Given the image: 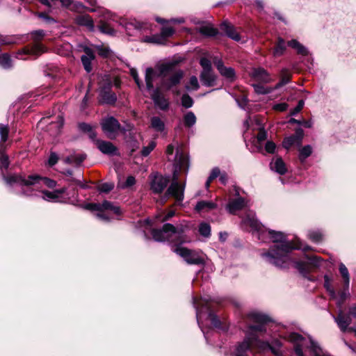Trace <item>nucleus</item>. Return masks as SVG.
Masks as SVG:
<instances>
[{
  "mask_svg": "<svg viewBox=\"0 0 356 356\" xmlns=\"http://www.w3.org/2000/svg\"><path fill=\"white\" fill-rule=\"evenodd\" d=\"M268 234L271 241L278 243V245H274L268 252L263 253L261 256L268 263L278 268H288L291 262L289 253L294 249V247L286 241V236L281 232L268 230Z\"/></svg>",
  "mask_w": 356,
  "mask_h": 356,
  "instance_id": "nucleus-1",
  "label": "nucleus"
},
{
  "mask_svg": "<svg viewBox=\"0 0 356 356\" xmlns=\"http://www.w3.org/2000/svg\"><path fill=\"white\" fill-rule=\"evenodd\" d=\"M152 234L155 241L159 242L168 241L173 243L175 248L191 241L184 234V229L182 226L176 227L170 223L163 225L161 229H154Z\"/></svg>",
  "mask_w": 356,
  "mask_h": 356,
  "instance_id": "nucleus-2",
  "label": "nucleus"
},
{
  "mask_svg": "<svg viewBox=\"0 0 356 356\" xmlns=\"http://www.w3.org/2000/svg\"><path fill=\"white\" fill-rule=\"evenodd\" d=\"M173 251L182 257L188 264L202 265L204 264V259L201 252L190 250L181 245L175 247Z\"/></svg>",
  "mask_w": 356,
  "mask_h": 356,
  "instance_id": "nucleus-3",
  "label": "nucleus"
},
{
  "mask_svg": "<svg viewBox=\"0 0 356 356\" xmlns=\"http://www.w3.org/2000/svg\"><path fill=\"white\" fill-rule=\"evenodd\" d=\"M250 335L246 337L244 341L238 345L236 349V356H244L243 353L247 351L250 346L257 340V336L254 334L255 332H263L264 330L261 325H252L250 327Z\"/></svg>",
  "mask_w": 356,
  "mask_h": 356,
  "instance_id": "nucleus-4",
  "label": "nucleus"
},
{
  "mask_svg": "<svg viewBox=\"0 0 356 356\" xmlns=\"http://www.w3.org/2000/svg\"><path fill=\"white\" fill-rule=\"evenodd\" d=\"M102 130L111 139L115 138L120 129V124L113 117L107 118L101 123Z\"/></svg>",
  "mask_w": 356,
  "mask_h": 356,
  "instance_id": "nucleus-5",
  "label": "nucleus"
},
{
  "mask_svg": "<svg viewBox=\"0 0 356 356\" xmlns=\"http://www.w3.org/2000/svg\"><path fill=\"white\" fill-rule=\"evenodd\" d=\"M185 184H181L177 181V177L174 176V179L167 191L165 195L173 197L177 202H181L184 197Z\"/></svg>",
  "mask_w": 356,
  "mask_h": 356,
  "instance_id": "nucleus-6",
  "label": "nucleus"
},
{
  "mask_svg": "<svg viewBox=\"0 0 356 356\" xmlns=\"http://www.w3.org/2000/svg\"><path fill=\"white\" fill-rule=\"evenodd\" d=\"M150 178V188L156 194L161 193L169 182L168 177L158 173L151 175Z\"/></svg>",
  "mask_w": 356,
  "mask_h": 356,
  "instance_id": "nucleus-7",
  "label": "nucleus"
},
{
  "mask_svg": "<svg viewBox=\"0 0 356 356\" xmlns=\"http://www.w3.org/2000/svg\"><path fill=\"white\" fill-rule=\"evenodd\" d=\"M303 137V130L300 128H298L296 130L294 135L286 137L284 139L282 145L286 149H289L293 145H296L297 146L300 147L302 144Z\"/></svg>",
  "mask_w": 356,
  "mask_h": 356,
  "instance_id": "nucleus-8",
  "label": "nucleus"
},
{
  "mask_svg": "<svg viewBox=\"0 0 356 356\" xmlns=\"http://www.w3.org/2000/svg\"><path fill=\"white\" fill-rule=\"evenodd\" d=\"M42 179V177L37 175H29L27 177H22L21 179L20 186L27 187V190H23V193L26 195H31L29 188L36 186Z\"/></svg>",
  "mask_w": 356,
  "mask_h": 356,
  "instance_id": "nucleus-9",
  "label": "nucleus"
},
{
  "mask_svg": "<svg viewBox=\"0 0 356 356\" xmlns=\"http://www.w3.org/2000/svg\"><path fill=\"white\" fill-rule=\"evenodd\" d=\"M97 148L104 154L118 155V148L111 142L101 140H96Z\"/></svg>",
  "mask_w": 356,
  "mask_h": 356,
  "instance_id": "nucleus-10",
  "label": "nucleus"
},
{
  "mask_svg": "<svg viewBox=\"0 0 356 356\" xmlns=\"http://www.w3.org/2000/svg\"><path fill=\"white\" fill-rule=\"evenodd\" d=\"M66 188L63 187L53 191H49L47 190L42 191V199L46 201L60 202V199L66 192Z\"/></svg>",
  "mask_w": 356,
  "mask_h": 356,
  "instance_id": "nucleus-11",
  "label": "nucleus"
},
{
  "mask_svg": "<svg viewBox=\"0 0 356 356\" xmlns=\"http://www.w3.org/2000/svg\"><path fill=\"white\" fill-rule=\"evenodd\" d=\"M251 76L257 81L263 83H270L273 81L269 73L264 68L259 67L253 69Z\"/></svg>",
  "mask_w": 356,
  "mask_h": 356,
  "instance_id": "nucleus-12",
  "label": "nucleus"
},
{
  "mask_svg": "<svg viewBox=\"0 0 356 356\" xmlns=\"http://www.w3.org/2000/svg\"><path fill=\"white\" fill-rule=\"evenodd\" d=\"M216 66L220 73V74L227 79L233 80L235 77L234 70L232 67H227L224 66L222 60H219L215 63Z\"/></svg>",
  "mask_w": 356,
  "mask_h": 356,
  "instance_id": "nucleus-13",
  "label": "nucleus"
},
{
  "mask_svg": "<svg viewBox=\"0 0 356 356\" xmlns=\"http://www.w3.org/2000/svg\"><path fill=\"white\" fill-rule=\"evenodd\" d=\"M200 80L202 84L207 87L213 86L216 81V76L212 70H202L200 74Z\"/></svg>",
  "mask_w": 356,
  "mask_h": 356,
  "instance_id": "nucleus-14",
  "label": "nucleus"
},
{
  "mask_svg": "<svg viewBox=\"0 0 356 356\" xmlns=\"http://www.w3.org/2000/svg\"><path fill=\"white\" fill-rule=\"evenodd\" d=\"M246 205L245 199L243 197H238L237 199L230 201L226 209L230 213H234L236 211L241 210Z\"/></svg>",
  "mask_w": 356,
  "mask_h": 356,
  "instance_id": "nucleus-15",
  "label": "nucleus"
},
{
  "mask_svg": "<svg viewBox=\"0 0 356 356\" xmlns=\"http://www.w3.org/2000/svg\"><path fill=\"white\" fill-rule=\"evenodd\" d=\"M270 169L281 175L286 174L287 172L286 164L281 157H277L273 160L270 163Z\"/></svg>",
  "mask_w": 356,
  "mask_h": 356,
  "instance_id": "nucleus-16",
  "label": "nucleus"
},
{
  "mask_svg": "<svg viewBox=\"0 0 356 356\" xmlns=\"http://www.w3.org/2000/svg\"><path fill=\"white\" fill-rule=\"evenodd\" d=\"M220 29L226 33V35L235 41L241 40L239 34L236 31L234 27L229 22H225L221 24Z\"/></svg>",
  "mask_w": 356,
  "mask_h": 356,
  "instance_id": "nucleus-17",
  "label": "nucleus"
},
{
  "mask_svg": "<svg viewBox=\"0 0 356 356\" xmlns=\"http://www.w3.org/2000/svg\"><path fill=\"white\" fill-rule=\"evenodd\" d=\"M152 98L154 104L158 106L161 109L165 110L168 107V102L167 99L162 95L159 90L156 89L153 91Z\"/></svg>",
  "mask_w": 356,
  "mask_h": 356,
  "instance_id": "nucleus-18",
  "label": "nucleus"
},
{
  "mask_svg": "<svg viewBox=\"0 0 356 356\" xmlns=\"http://www.w3.org/2000/svg\"><path fill=\"white\" fill-rule=\"evenodd\" d=\"M85 53L86 54L81 56V62L86 72H90L92 70L91 61L95 58V56L89 48L85 49Z\"/></svg>",
  "mask_w": 356,
  "mask_h": 356,
  "instance_id": "nucleus-19",
  "label": "nucleus"
},
{
  "mask_svg": "<svg viewBox=\"0 0 356 356\" xmlns=\"http://www.w3.org/2000/svg\"><path fill=\"white\" fill-rule=\"evenodd\" d=\"M76 22L81 26H84L90 31H94L95 25L93 19L88 15H81L76 18Z\"/></svg>",
  "mask_w": 356,
  "mask_h": 356,
  "instance_id": "nucleus-20",
  "label": "nucleus"
},
{
  "mask_svg": "<svg viewBox=\"0 0 356 356\" xmlns=\"http://www.w3.org/2000/svg\"><path fill=\"white\" fill-rule=\"evenodd\" d=\"M335 321L342 332H344L347 330L350 331V327L348 328V326L351 323L350 315L348 316H346L342 314H339L335 318Z\"/></svg>",
  "mask_w": 356,
  "mask_h": 356,
  "instance_id": "nucleus-21",
  "label": "nucleus"
},
{
  "mask_svg": "<svg viewBox=\"0 0 356 356\" xmlns=\"http://www.w3.org/2000/svg\"><path fill=\"white\" fill-rule=\"evenodd\" d=\"M143 24L136 20L130 21L124 24V29L129 35H134L140 31Z\"/></svg>",
  "mask_w": 356,
  "mask_h": 356,
  "instance_id": "nucleus-22",
  "label": "nucleus"
},
{
  "mask_svg": "<svg viewBox=\"0 0 356 356\" xmlns=\"http://www.w3.org/2000/svg\"><path fill=\"white\" fill-rule=\"evenodd\" d=\"M259 345L258 346L261 349L265 350L268 348L276 356H280L282 355V352L280 350L281 343L278 341H276L273 346L270 345L267 342L259 341Z\"/></svg>",
  "mask_w": 356,
  "mask_h": 356,
  "instance_id": "nucleus-23",
  "label": "nucleus"
},
{
  "mask_svg": "<svg viewBox=\"0 0 356 356\" xmlns=\"http://www.w3.org/2000/svg\"><path fill=\"white\" fill-rule=\"evenodd\" d=\"M183 71L178 70L172 74H171L168 81L165 83V85L166 86L167 88L170 89L172 87L179 83L181 79L183 78Z\"/></svg>",
  "mask_w": 356,
  "mask_h": 356,
  "instance_id": "nucleus-24",
  "label": "nucleus"
},
{
  "mask_svg": "<svg viewBox=\"0 0 356 356\" xmlns=\"http://www.w3.org/2000/svg\"><path fill=\"white\" fill-rule=\"evenodd\" d=\"M117 100L115 93L110 91H102L99 95V102L102 104H114Z\"/></svg>",
  "mask_w": 356,
  "mask_h": 356,
  "instance_id": "nucleus-25",
  "label": "nucleus"
},
{
  "mask_svg": "<svg viewBox=\"0 0 356 356\" xmlns=\"http://www.w3.org/2000/svg\"><path fill=\"white\" fill-rule=\"evenodd\" d=\"M216 208V204L210 201H200L197 203L195 209L197 212L207 211Z\"/></svg>",
  "mask_w": 356,
  "mask_h": 356,
  "instance_id": "nucleus-26",
  "label": "nucleus"
},
{
  "mask_svg": "<svg viewBox=\"0 0 356 356\" xmlns=\"http://www.w3.org/2000/svg\"><path fill=\"white\" fill-rule=\"evenodd\" d=\"M248 318L252 321L259 323H266L270 321V318L258 312H252L248 314Z\"/></svg>",
  "mask_w": 356,
  "mask_h": 356,
  "instance_id": "nucleus-27",
  "label": "nucleus"
},
{
  "mask_svg": "<svg viewBox=\"0 0 356 356\" xmlns=\"http://www.w3.org/2000/svg\"><path fill=\"white\" fill-rule=\"evenodd\" d=\"M288 45L291 48L296 49L297 51V53L299 54H301L302 56H306L308 54V51L307 48L305 47L296 40H291L289 41Z\"/></svg>",
  "mask_w": 356,
  "mask_h": 356,
  "instance_id": "nucleus-28",
  "label": "nucleus"
},
{
  "mask_svg": "<svg viewBox=\"0 0 356 356\" xmlns=\"http://www.w3.org/2000/svg\"><path fill=\"white\" fill-rule=\"evenodd\" d=\"M286 50V44L284 39L279 38L277 42L273 49V56L275 57H279L284 54Z\"/></svg>",
  "mask_w": 356,
  "mask_h": 356,
  "instance_id": "nucleus-29",
  "label": "nucleus"
},
{
  "mask_svg": "<svg viewBox=\"0 0 356 356\" xmlns=\"http://www.w3.org/2000/svg\"><path fill=\"white\" fill-rule=\"evenodd\" d=\"M102 212L109 210L116 215H120L121 211L119 207L113 205L111 202L105 200L101 204Z\"/></svg>",
  "mask_w": 356,
  "mask_h": 356,
  "instance_id": "nucleus-30",
  "label": "nucleus"
},
{
  "mask_svg": "<svg viewBox=\"0 0 356 356\" xmlns=\"http://www.w3.org/2000/svg\"><path fill=\"white\" fill-rule=\"evenodd\" d=\"M46 51V48L40 43H35L29 49L26 50V53L28 54H32L35 56H39Z\"/></svg>",
  "mask_w": 356,
  "mask_h": 356,
  "instance_id": "nucleus-31",
  "label": "nucleus"
},
{
  "mask_svg": "<svg viewBox=\"0 0 356 356\" xmlns=\"http://www.w3.org/2000/svg\"><path fill=\"white\" fill-rule=\"evenodd\" d=\"M155 76L154 71L152 68L148 67L145 71V83L147 89L150 90L153 88V79Z\"/></svg>",
  "mask_w": 356,
  "mask_h": 356,
  "instance_id": "nucleus-32",
  "label": "nucleus"
},
{
  "mask_svg": "<svg viewBox=\"0 0 356 356\" xmlns=\"http://www.w3.org/2000/svg\"><path fill=\"white\" fill-rule=\"evenodd\" d=\"M291 79V74L288 72L287 70L284 69L281 72V80L279 83H277L275 86L274 87V89H278L281 88L282 86H284L285 84L288 83L290 81Z\"/></svg>",
  "mask_w": 356,
  "mask_h": 356,
  "instance_id": "nucleus-33",
  "label": "nucleus"
},
{
  "mask_svg": "<svg viewBox=\"0 0 356 356\" xmlns=\"http://www.w3.org/2000/svg\"><path fill=\"white\" fill-rule=\"evenodd\" d=\"M98 29L102 33L113 35L115 33V31L107 22L101 20L98 25Z\"/></svg>",
  "mask_w": 356,
  "mask_h": 356,
  "instance_id": "nucleus-34",
  "label": "nucleus"
},
{
  "mask_svg": "<svg viewBox=\"0 0 356 356\" xmlns=\"http://www.w3.org/2000/svg\"><path fill=\"white\" fill-rule=\"evenodd\" d=\"M299 152V159L302 163H303L305 159L312 154V147L311 145H307L300 148Z\"/></svg>",
  "mask_w": 356,
  "mask_h": 356,
  "instance_id": "nucleus-35",
  "label": "nucleus"
},
{
  "mask_svg": "<svg viewBox=\"0 0 356 356\" xmlns=\"http://www.w3.org/2000/svg\"><path fill=\"white\" fill-rule=\"evenodd\" d=\"M199 32L207 36H214L218 33V30L211 25H205L200 27Z\"/></svg>",
  "mask_w": 356,
  "mask_h": 356,
  "instance_id": "nucleus-36",
  "label": "nucleus"
},
{
  "mask_svg": "<svg viewBox=\"0 0 356 356\" xmlns=\"http://www.w3.org/2000/svg\"><path fill=\"white\" fill-rule=\"evenodd\" d=\"M151 127L156 131H162L164 129L165 124L159 117H153L151 119Z\"/></svg>",
  "mask_w": 356,
  "mask_h": 356,
  "instance_id": "nucleus-37",
  "label": "nucleus"
},
{
  "mask_svg": "<svg viewBox=\"0 0 356 356\" xmlns=\"http://www.w3.org/2000/svg\"><path fill=\"white\" fill-rule=\"evenodd\" d=\"M184 122L185 126L188 127L193 126L196 122V117L195 114L191 111L187 112L184 116Z\"/></svg>",
  "mask_w": 356,
  "mask_h": 356,
  "instance_id": "nucleus-38",
  "label": "nucleus"
},
{
  "mask_svg": "<svg viewBox=\"0 0 356 356\" xmlns=\"http://www.w3.org/2000/svg\"><path fill=\"white\" fill-rule=\"evenodd\" d=\"M0 65L5 69L12 67V60L8 54H2L0 55Z\"/></svg>",
  "mask_w": 356,
  "mask_h": 356,
  "instance_id": "nucleus-39",
  "label": "nucleus"
},
{
  "mask_svg": "<svg viewBox=\"0 0 356 356\" xmlns=\"http://www.w3.org/2000/svg\"><path fill=\"white\" fill-rule=\"evenodd\" d=\"M339 272L344 280L345 284L347 286H348L349 282H350L349 273H348V268L342 263H341L339 264Z\"/></svg>",
  "mask_w": 356,
  "mask_h": 356,
  "instance_id": "nucleus-40",
  "label": "nucleus"
},
{
  "mask_svg": "<svg viewBox=\"0 0 356 356\" xmlns=\"http://www.w3.org/2000/svg\"><path fill=\"white\" fill-rule=\"evenodd\" d=\"M199 232L204 237H209L211 235V227L209 224L202 222L199 226Z\"/></svg>",
  "mask_w": 356,
  "mask_h": 356,
  "instance_id": "nucleus-41",
  "label": "nucleus"
},
{
  "mask_svg": "<svg viewBox=\"0 0 356 356\" xmlns=\"http://www.w3.org/2000/svg\"><path fill=\"white\" fill-rule=\"evenodd\" d=\"M308 237L314 243H318L323 240V234L320 231H310L308 233Z\"/></svg>",
  "mask_w": 356,
  "mask_h": 356,
  "instance_id": "nucleus-42",
  "label": "nucleus"
},
{
  "mask_svg": "<svg viewBox=\"0 0 356 356\" xmlns=\"http://www.w3.org/2000/svg\"><path fill=\"white\" fill-rule=\"evenodd\" d=\"M255 92L257 94L266 95L271 92L274 88H266L259 84H253Z\"/></svg>",
  "mask_w": 356,
  "mask_h": 356,
  "instance_id": "nucleus-43",
  "label": "nucleus"
},
{
  "mask_svg": "<svg viewBox=\"0 0 356 356\" xmlns=\"http://www.w3.org/2000/svg\"><path fill=\"white\" fill-rule=\"evenodd\" d=\"M9 128L8 125L0 124L1 143H5L8 140Z\"/></svg>",
  "mask_w": 356,
  "mask_h": 356,
  "instance_id": "nucleus-44",
  "label": "nucleus"
},
{
  "mask_svg": "<svg viewBox=\"0 0 356 356\" xmlns=\"http://www.w3.org/2000/svg\"><path fill=\"white\" fill-rule=\"evenodd\" d=\"M175 33V30L171 26H164L161 29V36L163 39L172 36Z\"/></svg>",
  "mask_w": 356,
  "mask_h": 356,
  "instance_id": "nucleus-45",
  "label": "nucleus"
},
{
  "mask_svg": "<svg viewBox=\"0 0 356 356\" xmlns=\"http://www.w3.org/2000/svg\"><path fill=\"white\" fill-rule=\"evenodd\" d=\"M114 188V184L109 183H104L98 186V191L102 193H108L111 191Z\"/></svg>",
  "mask_w": 356,
  "mask_h": 356,
  "instance_id": "nucleus-46",
  "label": "nucleus"
},
{
  "mask_svg": "<svg viewBox=\"0 0 356 356\" xmlns=\"http://www.w3.org/2000/svg\"><path fill=\"white\" fill-rule=\"evenodd\" d=\"M181 104L185 108H191L193 104V100L188 95L185 94L181 97Z\"/></svg>",
  "mask_w": 356,
  "mask_h": 356,
  "instance_id": "nucleus-47",
  "label": "nucleus"
},
{
  "mask_svg": "<svg viewBox=\"0 0 356 356\" xmlns=\"http://www.w3.org/2000/svg\"><path fill=\"white\" fill-rule=\"evenodd\" d=\"M156 143L154 141L150 142L147 146L144 147L141 151V154L143 156H148L150 152L154 149Z\"/></svg>",
  "mask_w": 356,
  "mask_h": 356,
  "instance_id": "nucleus-48",
  "label": "nucleus"
},
{
  "mask_svg": "<svg viewBox=\"0 0 356 356\" xmlns=\"http://www.w3.org/2000/svg\"><path fill=\"white\" fill-rule=\"evenodd\" d=\"M22 176L21 175H12L5 178V181L8 184H18L20 185Z\"/></svg>",
  "mask_w": 356,
  "mask_h": 356,
  "instance_id": "nucleus-49",
  "label": "nucleus"
},
{
  "mask_svg": "<svg viewBox=\"0 0 356 356\" xmlns=\"http://www.w3.org/2000/svg\"><path fill=\"white\" fill-rule=\"evenodd\" d=\"M10 162L8 156L6 154H1L0 157V168L1 170H6L9 166Z\"/></svg>",
  "mask_w": 356,
  "mask_h": 356,
  "instance_id": "nucleus-50",
  "label": "nucleus"
},
{
  "mask_svg": "<svg viewBox=\"0 0 356 356\" xmlns=\"http://www.w3.org/2000/svg\"><path fill=\"white\" fill-rule=\"evenodd\" d=\"M200 65L202 67V70H211V61L206 58H202L200 61Z\"/></svg>",
  "mask_w": 356,
  "mask_h": 356,
  "instance_id": "nucleus-51",
  "label": "nucleus"
},
{
  "mask_svg": "<svg viewBox=\"0 0 356 356\" xmlns=\"http://www.w3.org/2000/svg\"><path fill=\"white\" fill-rule=\"evenodd\" d=\"M135 184H136L135 177L133 176H129L127 178L126 181L123 184H122L120 187L121 188H129V187L134 186Z\"/></svg>",
  "mask_w": 356,
  "mask_h": 356,
  "instance_id": "nucleus-52",
  "label": "nucleus"
},
{
  "mask_svg": "<svg viewBox=\"0 0 356 356\" xmlns=\"http://www.w3.org/2000/svg\"><path fill=\"white\" fill-rule=\"evenodd\" d=\"M72 157H73V163L79 165L86 159V155L85 154H72Z\"/></svg>",
  "mask_w": 356,
  "mask_h": 356,
  "instance_id": "nucleus-53",
  "label": "nucleus"
},
{
  "mask_svg": "<svg viewBox=\"0 0 356 356\" xmlns=\"http://www.w3.org/2000/svg\"><path fill=\"white\" fill-rule=\"evenodd\" d=\"M33 40L35 42H38L44 36V32L42 30L35 31L31 33Z\"/></svg>",
  "mask_w": 356,
  "mask_h": 356,
  "instance_id": "nucleus-54",
  "label": "nucleus"
},
{
  "mask_svg": "<svg viewBox=\"0 0 356 356\" xmlns=\"http://www.w3.org/2000/svg\"><path fill=\"white\" fill-rule=\"evenodd\" d=\"M289 122L291 124H302L307 128H311L312 127V122L311 121H300L295 118H291Z\"/></svg>",
  "mask_w": 356,
  "mask_h": 356,
  "instance_id": "nucleus-55",
  "label": "nucleus"
},
{
  "mask_svg": "<svg viewBox=\"0 0 356 356\" xmlns=\"http://www.w3.org/2000/svg\"><path fill=\"white\" fill-rule=\"evenodd\" d=\"M41 181L49 188H54L56 186V181L49 178L42 177Z\"/></svg>",
  "mask_w": 356,
  "mask_h": 356,
  "instance_id": "nucleus-56",
  "label": "nucleus"
},
{
  "mask_svg": "<svg viewBox=\"0 0 356 356\" xmlns=\"http://www.w3.org/2000/svg\"><path fill=\"white\" fill-rule=\"evenodd\" d=\"M58 156L57 155V154L51 152L48 159V165L49 166H53L58 162Z\"/></svg>",
  "mask_w": 356,
  "mask_h": 356,
  "instance_id": "nucleus-57",
  "label": "nucleus"
},
{
  "mask_svg": "<svg viewBox=\"0 0 356 356\" xmlns=\"http://www.w3.org/2000/svg\"><path fill=\"white\" fill-rule=\"evenodd\" d=\"M276 145L272 141H268L265 145V149L268 153L273 154L275 152Z\"/></svg>",
  "mask_w": 356,
  "mask_h": 356,
  "instance_id": "nucleus-58",
  "label": "nucleus"
},
{
  "mask_svg": "<svg viewBox=\"0 0 356 356\" xmlns=\"http://www.w3.org/2000/svg\"><path fill=\"white\" fill-rule=\"evenodd\" d=\"M86 209L90 210V211H96L102 212L101 204H99V203H98V204H97V203L88 204L86 206Z\"/></svg>",
  "mask_w": 356,
  "mask_h": 356,
  "instance_id": "nucleus-59",
  "label": "nucleus"
},
{
  "mask_svg": "<svg viewBox=\"0 0 356 356\" xmlns=\"http://www.w3.org/2000/svg\"><path fill=\"white\" fill-rule=\"evenodd\" d=\"M305 102L303 100H300L298 105L291 111V115H295L298 113L303 108Z\"/></svg>",
  "mask_w": 356,
  "mask_h": 356,
  "instance_id": "nucleus-60",
  "label": "nucleus"
},
{
  "mask_svg": "<svg viewBox=\"0 0 356 356\" xmlns=\"http://www.w3.org/2000/svg\"><path fill=\"white\" fill-rule=\"evenodd\" d=\"M189 83H190L191 89H193V90H196L200 87L197 79L195 76H193L191 77Z\"/></svg>",
  "mask_w": 356,
  "mask_h": 356,
  "instance_id": "nucleus-61",
  "label": "nucleus"
},
{
  "mask_svg": "<svg viewBox=\"0 0 356 356\" xmlns=\"http://www.w3.org/2000/svg\"><path fill=\"white\" fill-rule=\"evenodd\" d=\"M287 108L288 104L286 103L277 104L273 106V108L277 111H284L286 110Z\"/></svg>",
  "mask_w": 356,
  "mask_h": 356,
  "instance_id": "nucleus-62",
  "label": "nucleus"
},
{
  "mask_svg": "<svg viewBox=\"0 0 356 356\" xmlns=\"http://www.w3.org/2000/svg\"><path fill=\"white\" fill-rule=\"evenodd\" d=\"M220 175V170L218 168H214L212 169L211 172L209 177H210V180H213L217 177Z\"/></svg>",
  "mask_w": 356,
  "mask_h": 356,
  "instance_id": "nucleus-63",
  "label": "nucleus"
},
{
  "mask_svg": "<svg viewBox=\"0 0 356 356\" xmlns=\"http://www.w3.org/2000/svg\"><path fill=\"white\" fill-rule=\"evenodd\" d=\"M209 316H210L211 324L216 327H219L220 325V320L218 319V318L216 316L213 315V314H210Z\"/></svg>",
  "mask_w": 356,
  "mask_h": 356,
  "instance_id": "nucleus-64",
  "label": "nucleus"
}]
</instances>
